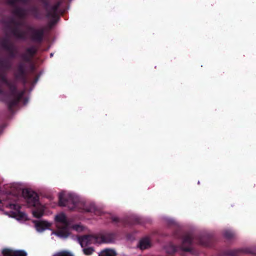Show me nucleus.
Wrapping results in <instances>:
<instances>
[{
    "label": "nucleus",
    "mask_w": 256,
    "mask_h": 256,
    "mask_svg": "<svg viewBox=\"0 0 256 256\" xmlns=\"http://www.w3.org/2000/svg\"><path fill=\"white\" fill-rule=\"evenodd\" d=\"M24 17H11L6 26L13 35L18 38H24L27 35L34 42H40L43 38L44 28H36L23 26Z\"/></svg>",
    "instance_id": "1"
},
{
    "label": "nucleus",
    "mask_w": 256,
    "mask_h": 256,
    "mask_svg": "<svg viewBox=\"0 0 256 256\" xmlns=\"http://www.w3.org/2000/svg\"><path fill=\"white\" fill-rule=\"evenodd\" d=\"M12 9L14 16H26V14H31L34 16H38L40 8L38 5L32 4L29 0H4Z\"/></svg>",
    "instance_id": "2"
},
{
    "label": "nucleus",
    "mask_w": 256,
    "mask_h": 256,
    "mask_svg": "<svg viewBox=\"0 0 256 256\" xmlns=\"http://www.w3.org/2000/svg\"><path fill=\"white\" fill-rule=\"evenodd\" d=\"M11 66V64L8 60H0V81L4 82L8 87L12 100L8 102L10 109L16 105L22 98L24 92L16 91V86L13 82H8L6 77V72Z\"/></svg>",
    "instance_id": "3"
},
{
    "label": "nucleus",
    "mask_w": 256,
    "mask_h": 256,
    "mask_svg": "<svg viewBox=\"0 0 256 256\" xmlns=\"http://www.w3.org/2000/svg\"><path fill=\"white\" fill-rule=\"evenodd\" d=\"M36 52V48L32 46L27 48L26 52L22 56V61L17 66L14 72V78L17 80L25 81L26 74L27 68L31 65L30 60Z\"/></svg>",
    "instance_id": "4"
},
{
    "label": "nucleus",
    "mask_w": 256,
    "mask_h": 256,
    "mask_svg": "<svg viewBox=\"0 0 256 256\" xmlns=\"http://www.w3.org/2000/svg\"><path fill=\"white\" fill-rule=\"evenodd\" d=\"M22 194L30 206L37 208L36 210L33 211L34 216L37 218L41 217L43 215L44 209L40 204L37 194L30 190L24 189Z\"/></svg>",
    "instance_id": "5"
},
{
    "label": "nucleus",
    "mask_w": 256,
    "mask_h": 256,
    "mask_svg": "<svg viewBox=\"0 0 256 256\" xmlns=\"http://www.w3.org/2000/svg\"><path fill=\"white\" fill-rule=\"evenodd\" d=\"M56 222V230L52 234L60 237H66L68 235V226L69 224L67 220L66 215L61 213L57 214L55 216Z\"/></svg>",
    "instance_id": "6"
},
{
    "label": "nucleus",
    "mask_w": 256,
    "mask_h": 256,
    "mask_svg": "<svg viewBox=\"0 0 256 256\" xmlns=\"http://www.w3.org/2000/svg\"><path fill=\"white\" fill-rule=\"evenodd\" d=\"M59 205L66 206L70 210H74L76 207V200L70 194L62 192L59 194Z\"/></svg>",
    "instance_id": "7"
},
{
    "label": "nucleus",
    "mask_w": 256,
    "mask_h": 256,
    "mask_svg": "<svg viewBox=\"0 0 256 256\" xmlns=\"http://www.w3.org/2000/svg\"><path fill=\"white\" fill-rule=\"evenodd\" d=\"M4 256H26L24 250H14L10 249H4L2 250Z\"/></svg>",
    "instance_id": "8"
},
{
    "label": "nucleus",
    "mask_w": 256,
    "mask_h": 256,
    "mask_svg": "<svg viewBox=\"0 0 256 256\" xmlns=\"http://www.w3.org/2000/svg\"><path fill=\"white\" fill-rule=\"evenodd\" d=\"M96 240L94 237L91 236H81V246L83 247L88 244L95 243Z\"/></svg>",
    "instance_id": "9"
},
{
    "label": "nucleus",
    "mask_w": 256,
    "mask_h": 256,
    "mask_svg": "<svg viewBox=\"0 0 256 256\" xmlns=\"http://www.w3.org/2000/svg\"><path fill=\"white\" fill-rule=\"evenodd\" d=\"M2 46L7 51L10 57L12 58L14 56L15 48L11 42H4Z\"/></svg>",
    "instance_id": "10"
},
{
    "label": "nucleus",
    "mask_w": 256,
    "mask_h": 256,
    "mask_svg": "<svg viewBox=\"0 0 256 256\" xmlns=\"http://www.w3.org/2000/svg\"><path fill=\"white\" fill-rule=\"evenodd\" d=\"M50 226V224L46 221H39L35 222L36 230L40 232H42Z\"/></svg>",
    "instance_id": "11"
},
{
    "label": "nucleus",
    "mask_w": 256,
    "mask_h": 256,
    "mask_svg": "<svg viewBox=\"0 0 256 256\" xmlns=\"http://www.w3.org/2000/svg\"><path fill=\"white\" fill-rule=\"evenodd\" d=\"M150 243L148 238H144L140 240L138 246L141 250H144L149 248Z\"/></svg>",
    "instance_id": "12"
},
{
    "label": "nucleus",
    "mask_w": 256,
    "mask_h": 256,
    "mask_svg": "<svg viewBox=\"0 0 256 256\" xmlns=\"http://www.w3.org/2000/svg\"><path fill=\"white\" fill-rule=\"evenodd\" d=\"M116 252L113 250L106 249L100 252V256H116Z\"/></svg>",
    "instance_id": "13"
},
{
    "label": "nucleus",
    "mask_w": 256,
    "mask_h": 256,
    "mask_svg": "<svg viewBox=\"0 0 256 256\" xmlns=\"http://www.w3.org/2000/svg\"><path fill=\"white\" fill-rule=\"evenodd\" d=\"M53 256H73V255L68 251H60L55 254Z\"/></svg>",
    "instance_id": "14"
},
{
    "label": "nucleus",
    "mask_w": 256,
    "mask_h": 256,
    "mask_svg": "<svg viewBox=\"0 0 256 256\" xmlns=\"http://www.w3.org/2000/svg\"><path fill=\"white\" fill-rule=\"evenodd\" d=\"M83 252L86 255L88 256L91 254L93 252L94 249L92 248H84Z\"/></svg>",
    "instance_id": "15"
},
{
    "label": "nucleus",
    "mask_w": 256,
    "mask_h": 256,
    "mask_svg": "<svg viewBox=\"0 0 256 256\" xmlns=\"http://www.w3.org/2000/svg\"><path fill=\"white\" fill-rule=\"evenodd\" d=\"M6 96V93L2 90L0 86V100L4 101Z\"/></svg>",
    "instance_id": "16"
},
{
    "label": "nucleus",
    "mask_w": 256,
    "mask_h": 256,
    "mask_svg": "<svg viewBox=\"0 0 256 256\" xmlns=\"http://www.w3.org/2000/svg\"><path fill=\"white\" fill-rule=\"evenodd\" d=\"M70 228L72 230L78 231L80 229V226L79 224H74Z\"/></svg>",
    "instance_id": "17"
},
{
    "label": "nucleus",
    "mask_w": 256,
    "mask_h": 256,
    "mask_svg": "<svg viewBox=\"0 0 256 256\" xmlns=\"http://www.w3.org/2000/svg\"><path fill=\"white\" fill-rule=\"evenodd\" d=\"M94 206H91L89 208L86 210V212H93L94 210Z\"/></svg>",
    "instance_id": "18"
},
{
    "label": "nucleus",
    "mask_w": 256,
    "mask_h": 256,
    "mask_svg": "<svg viewBox=\"0 0 256 256\" xmlns=\"http://www.w3.org/2000/svg\"><path fill=\"white\" fill-rule=\"evenodd\" d=\"M190 242V237L188 238H186L184 240V242Z\"/></svg>",
    "instance_id": "19"
},
{
    "label": "nucleus",
    "mask_w": 256,
    "mask_h": 256,
    "mask_svg": "<svg viewBox=\"0 0 256 256\" xmlns=\"http://www.w3.org/2000/svg\"><path fill=\"white\" fill-rule=\"evenodd\" d=\"M14 206H16L15 204H10V208L14 207Z\"/></svg>",
    "instance_id": "20"
},
{
    "label": "nucleus",
    "mask_w": 256,
    "mask_h": 256,
    "mask_svg": "<svg viewBox=\"0 0 256 256\" xmlns=\"http://www.w3.org/2000/svg\"><path fill=\"white\" fill-rule=\"evenodd\" d=\"M78 242H80V237H78Z\"/></svg>",
    "instance_id": "21"
}]
</instances>
